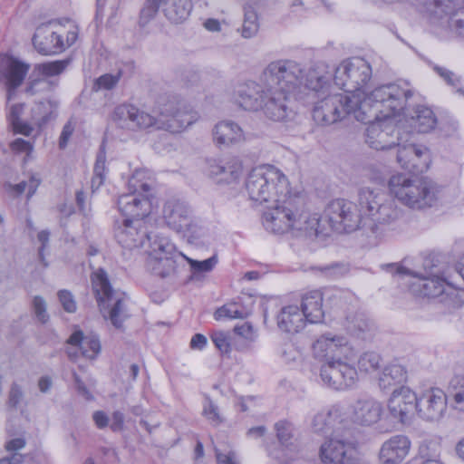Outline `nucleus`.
<instances>
[{
    "instance_id": "1",
    "label": "nucleus",
    "mask_w": 464,
    "mask_h": 464,
    "mask_svg": "<svg viewBox=\"0 0 464 464\" xmlns=\"http://www.w3.org/2000/svg\"><path fill=\"white\" fill-rule=\"evenodd\" d=\"M401 95L402 92L394 85H380L362 99L359 94L327 95L316 102L313 118L321 125H330L351 115L358 121L367 122L375 119L380 111L390 112L398 108Z\"/></svg>"
},
{
    "instance_id": "2",
    "label": "nucleus",
    "mask_w": 464,
    "mask_h": 464,
    "mask_svg": "<svg viewBox=\"0 0 464 464\" xmlns=\"http://www.w3.org/2000/svg\"><path fill=\"white\" fill-rule=\"evenodd\" d=\"M273 201L274 207L263 214V226L274 234L291 232L295 237H316L324 233L322 220L317 214L304 210V201L299 195L279 198Z\"/></svg>"
},
{
    "instance_id": "3",
    "label": "nucleus",
    "mask_w": 464,
    "mask_h": 464,
    "mask_svg": "<svg viewBox=\"0 0 464 464\" xmlns=\"http://www.w3.org/2000/svg\"><path fill=\"white\" fill-rule=\"evenodd\" d=\"M448 400L452 410L464 413V372L455 375L449 384V395L439 387H429L417 395V414L426 421L440 420Z\"/></svg>"
},
{
    "instance_id": "4",
    "label": "nucleus",
    "mask_w": 464,
    "mask_h": 464,
    "mask_svg": "<svg viewBox=\"0 0 464 464\" xmlns=\"http://www.w3.org/2000/svg\"><path fill=\"white\" fill-rule=\"evenodd\" d=\"M359 206L364 215L366 226L373 233L395 225L403 215L395 200L379 189L362 188L358 195Z\"/></svg>"
},
{
    "instance_id": "5",
    "label": "nucleus",
    "mask_w": 464,
    "mask_h": 464,
    "mask_svg": "<svg viewBox=\"0 0 464 464\" xmlns=\"http://www.w3.org/2000/svg\"><path fill=\"white\" fill-rule=\"evenodd\" d=\"M386 85H394L401 92L400 97V104L398 108L392 109V111H382L377 113V117L370 121L363 122L368 124L365 133V141L372 149L376 150H390L398 142L397 137L402 136L401 128L395 124L393 116L400 114L406 108V102L412 96V92L403 89L396 83H387Z\"/></svg>"
},
{
    "instance_id": "6",
    "label": "nucleus",
    "mask_w": 464,
    "mask_h": 464,
    "mask_svg": "<svg viewBox=\"0 0 464 464\" xmlns=\"http://www.w3.org/2000/svg\"><path fill=\"white\" fill-rule=\"evenodd\" d=\"M245 185L249 198L260 204L278 201L279 198L290 193L287 178L272 165L254 168L248 174Z\"/></svg>"
},
{
    "instance_id": "7",
    "label": "nucleus",
    "mask_w": 464,
    "mask_h": 464,
    "mask_svg": "<svg viewBox=\"0 0 464 464\" xmlns=\"http://www.w3.org/2000/svg\"><path fill=\"white\" fill-rule=\"evenodd\" d=\"M155 129L180 133L195 123L198 115L179 96L164 94L160 96L153 109Z\"/></svg>"
},
{
    "instance_id": "8",
    "label": "nucleus",
    "mask_w": 464,
    "mask_h": 464,
    "mask_svg": "<svg viewBox=\"0 0 464 464\" xmlns=\"http://www.w3.org/2000/svg\"><path fill=\"white\" fill-rule=\"evenodd\" d=\"M382 267L392 274L418 277V281L412 284L411 290L420 296L440 298L441 303L451 305L459 304L460 302L459 290L445 276L426 271V275L420 276L419 274L396 264H387Z\"/></svg>"
},
{
    "instance_id": "9",
    "label": "nucleus",
    "mask_w": 464,
    "mask_h": 464,
    "mask_svg": "<svg viewBox=\"0 0 464 464\" xmlns=\"http://www.w3.org/2000/svg\"><path fill=\"white\" fill-rule=\"evenodd\" d=\"M389 189L402 205L411 209L430 208L437 200V189L430 180L411 179L404 174L392 176Z\"/></svg>"
},
{
    "instance_id": "10",
    "label": "nucleus",
    "mask_w": 464,
    "mask_h": 464,
    "mask_svg": "<svg viewBox=\"0 0 464 464\" xmlns=\"http://www.w3.org/2000/svg\"><path fill=\"white\" fill-rule=\"evenodd\" d=\"M91 281L103 317L110 320L115 328H121L123 322L130 316L124 298L113 290L104 269L99 268L93 272Z\"/></svg>"
},
{
    "instance_id": "11",
    "label": "nucleus",
    "mask_w": 464,
    "mask_h": 464,
    "mask_svg": "<svg viewBox=\"0 0 464 464\" xmlns=\"http://www.w3.org/2000/svg\"><path fill=\"white\" fill-rule=\"evenodd\" d=\"M142 178L143 173L136 171L129 180L130 193L121 195L118 198V208L125 218L141 221L150 213L151 202L148 193L151 187Z\"/></svg>"
},
{
    "instance_id": "12",
    "label": "nucleus",
    "mask_w": 464,
    "mask_h": 464,
    "mask_svg": "<svg viewBox=\"0 0 464 464\" xmlns=\"http://www.w3.org/2000/svg\"><path fill=\"white\" fill-rule=\"evenodd\" d=\"M260 80L265 86L293 93L303 84L304 68L294 60H276L263 70Z\"/></svg>"
},
{
    "instance_id": "13",
    "label": "nucleus",
    "mask_w": 464,
    "mask_h": 464,
    "mask_svg": "<svg viewBox=\"0 0 464 464\" xmlns=\"http://www.w3.org/2000/svg\"><path fill=\"white\" fill-rule=\"evenodd\" d=\"M321 224L325 227L323 222H327L330 227L338 233H350L357 230L361 226H366V220L362 208L349 200L337 198L331 201L324 210V219ZM326 228L324 233L326 235Z\"/></svg>"
},
{
    "instance_id": "14",
    "label": "nucleus",
    "mask_w": 464,
    "mask_h": 464,
    "mask_svg": "<svg viewBox=\"0 0 464 464\" xmlns=\"http://www.w3.org/2000/svg\"><path fill=\"white\" fill-rule=\"evenodd\" d=\"M372 76L370 63L362 57H353L343 61L337 66L334 81L345 92L353 93L364 90Z\"/></svg>"
},
{
    "instance_id": "15",
    "label": "nucleus",
    "mask_w": 464,
    "mask_h": 464,
    "mask_svg": "<svg viewBox=\"0 0 464 464\" xmlns=\"http://www.w3.org/2000/svg\"><path fill=\"white\" fill-rule=\"evenodd\" d=\"M75 31H69L66 37L63 29L55 20L40 24L33 36V44L36 51L44 55L57 54L63 52L77 40Z\"/></svg>"
},
{
    "instance_id": "16",
    "label": "nucleus",
    "mask_w": 464,
    "mask_h": 464,
    "mask_svg": "<svg viewBox=\"0 0 464 464\" xmlns=\"http://www.w3.org/2000/svg\"><path fill=\"white\" fill-rule=\"evenodd\" d=\"M162 218L170 229L188 238L197 239L201 236V227L194 219L191 208L180 198H170L165 201Z\"/></svg>"
},
{
    "instance_id": "17",
    "label": "nucleus",
    "mask_w": 464,
    "mask_h": 464,
    "mask_svg": "<svg viewBox=\"0 0 464 464\" xmlns=\"http://www.w3.org/2000/svg\"><path fill=\"white\" fill-rule=\"evenodd\" d=\"M411 136L407 133L398 136L395 147L397 161L401 167L412 174H420L426 171L430 163L429 150L422 145H416L410 140Z\"/></svg>"
},
{
    "instance_id": "18",
    "label": "nucleus",
    "mask_w": 464,
    "mask_h": 464,
    "mask_svg": "<svg viewBox=\"0 0 464 464\" xmlns=\"http://www.w3.org/2000/svg\"><path fill=\"white\" fill-rule=\"evenodd\" d=\"M147 260V266L151 273L161 278L174 275L176 270V258L179 253L168 238L160 237L153 241Z\"/></svg>"
},
{
    "instance_id": "19",
    "label": "nucleus",
    "mask_w": 464,
    "mask_h": 464,
    "mask_svg": "<svg viewBox=\"0 0 464 464\" xmlns=\"http://www.w3.org/2000/svg\"><path fill=\"white\" fill-rule=\"evenodd\" d=\"M320 376L324 384L334 390H346L355 385L358 373L354 366L340 359L322 365Z\"/></svg>"
},
{
    "instance_id": "20",
    "label": "nucleus",
    "mask_w": 464,
    "mask_h": 464,
    "mask_svg": "<svg viewBox=\"0 0 464 464\" xmlns=\"http://www.w3.org/2000/svg\"><path fill=\"white\" fill-rule=\"evenodd\" d=\"M111 120L119 128L132 131L155 128V115L131 104L123 103L116 106Z\"/></svg>"
},
{
    "instance_id": "21",
    "label": "nucleus",
    "mask_w": 464,
    "mask_h": 464,
    "mask_svg": "<svg viewBox=\"0 0 464 464\" xmlns=\"http://www.w3.org/2000/svg\"><path fill=\"white\" fill-rule=\"evenodd\" d=\"M383 407L377 400L365 397L359 398L347 407L346 419L355 426L372 427L382 416Z\"/></svg>"
},
{
    "instance_id": "22",
    "label": "nucleus",
    "mask_w": 464,
    "mask_h": 464,
    "mask_svg": "<svg viewBox=\"0 0 464 464\" xmlns=\"http://www.w3.org/2000/svg\"><path fill=\"white\" fill-rule=\"evenodd\" d=\"M353 442L337 438L327 439L320 447V458L325 464H359Z\"/></svg>"
},
{
    "instance_id": "23",
    "label": "nucleus",
    "mask_w": 464,
    "mask_h": 464,
    "mask_svg": "<svg viewBox=\"0 0 464 464\" xmlns=\"http://www.w3.org/2000/svg\"><path fill=\"white\" fill-rule=\"evenodd\" d=\"M264 87L265 93L259 111L274 121H284L290 118L293 114L289 105L291 93L265 85Z\"/></svg>"
},
{
    "instance_id": "24",
    "label": "nucleus",
    "mask_w": 464,
    "mask_h": 464,
    "mask_svg": "<svg viewBox=\"0 0 464 464\" xmlns=\"http://www.w3.org/2000/svg\"><path fill=\"white\" fill-rule=\"evenodd\" d=\"M315 357L329 361L341 359L350 350L348 340L345 336L333 333L322 334L313 344Z\"/></svg>"
},
{
    "instance_id": "25",
    "label": "nucleus",
    "mask_w": 464,
    "mask_h": 464,
    "mask_svg": "<svg viewBox=\"0 0 464 464\" xmlns=\"http://www.w3.org/2000/svg\"><path fill=\"white\" fill-rule=\"evenodd\" d=\"M114 237L120 245L129 249L143 246L146 239L150 240L142 228V222L130 218L115 222Z\"/></svg>"
},
{
    "instance_id": "26",
    "label": "nucleus",
    "mask_w": 464,
    "mask_h": 464,
    "mask_svg": "<svg viewBox=\"0 0 464 464\" xmlns=\"http://www.w3.org/2000/svg\"><path fill=\"white\" fill-rule=\"evenodd\" d=\"M388 408L391 414L404 423L417 412V394L408 387L401 386L392 392Z\"/></svg>"
},
{
    "instance_id": "27",
    "label": "nucleus",
    "mask_w": 464,
    "mask_h": 464,
    "mask_svg": "<svg viewBox=\"0 0 464 464\" xmlns=\"http://www.w3.org/2000/svg\"><path fill=\"white\" fill-rule=\"evenodd\" d=\"M264 82L247 81L239 84L235 91V99L240 107L246 111H257L260 110L264 92Z\"/></svg>"
},
{
    "instance_id": "28",
    "label": "nucleus",
    "mask_w": 464,
    "mask_h": 464,
    "mask_svg": "<svg viewBox=\"0 0 464 464\" xmlns=\"http://www.w3.org/2000/svg\"><path fill=\"white\" fill-rule=\"evenodd\" d=\"M331 77L328 66L324 63H316L308 70H304V81L301 86L318 96L324 95L328 91Z\"/></svg>"
},
{
    "instance_id": "29",
    "label": "nucleus",
    "mask_w": 464,
    "mask_h": 464,
    "mask_svg": "<svg viewBox=\"0 0 464 464\" xmlns=\"http://www.w3.org/2000/svg\"><path fill=\"white\" fill-rule=\"evenodd\" d=\"M410 448L411 441L406 436H393L382 444L380 459L384 464H399L408 455Z\"/></svg>"
},
{
    "instance_id": "30",
    "label": "nucleus",
    "mask_w": 464,
    "mask_h": 464,
    "mask_svg": "<svg viewBox=\"0 0 464 464\" xmlns=\"http://www.w3.org/2000/svg\"><path fill=\"white\" fill-rule=\"evenodd\" d=\"M29 69L28 63L11 56H5L1 61V72L9 90H15L23 83Z\"/></svg>"
},
{
    "instance_id": "31",
    "label": "nucleus",
    "mask_w": 464,
    "mask_h": 464,
    "mask_svg": "<svg viewBox=\"0 0 464 464\" xmlns=\"http://www.w3.org/2000/svg\"><path fill=\"white\" fill-rule=\"evenodd\" d=\"M323 293L320 290H312L302 297L301 314L305 321L311 324L323 322L324 311L323 308Z\"/></svg>"
},
{
    "instance_id": "32",
    "label": "nucleus",
    "mask_w": 464,
    "mask_h": 464,
    "mask_svg": "<svg viewBox=\"0 0 464 464\" xmlns=\"http://www.w3.org/2000/svg\"><path fill=\"white\" fill-rule=\"evenodd\" d=\"M215 143L221 146H230L244 140V132L238 124L231 121H222L213 129Z\"/></svg>"
},
{
    "instance_id": "33",
    "label": "nucleus",
    "mask_w": 464,
    "mask_h": 464,
    "mask_svg": "<svg viewBox=\"0 0 464 464\" xmlns=\"http://www.w3.org/2000/svg\"><path fill=\"white\" fill-rule=\"evenodd\" d=\"M192 8L191 0H161V11L171 24H179L185 22Z\"/></svg>"
},
{
    "instance_id": "34",
    "label": "nucleus",
    "mask_w": 464,
    "mask_h": 464,
    "mask_svg": "<svg viewBox=\"0 0 464 464\" xmlns=\"http://www.w3.org/2000/svg\"><path fill=\"white\" fill-rule=\"evenodd\" d=\"M303 315L297 305L285 306L277 315V325L284 332L297 333L304 326Z\"/></svg>"
},
{
    "instance_id": "35",
    "label": "nucleus",
    "mask_w": 464,
    "mask_h": 464,
    "mask_svg": "<svg viewBox=\"0 0 464 464\" xmlns=\"http://www.w3.org/2000/svg\"><path fill=\"white\" fill-rule=\"evenodd\" d=\"M68 343L79 347L81 353L87 359H94L101 352V343L94 334L84 336L82 331H75L68 339Z\"/></svg>"
},
{
    "instance_id": "36",
    "label": "nucleus",
    "mask_w": 464,
    "mask_h": 464,
    "mask_svg": "<svg viewBox=\"0 0 464 464\" xmlns=\"http://www.w3.org/2000/svg\"><path fill=\"white\" fill-rule=\"evenodd\" d=\"M437 118L433 111L424 105H418L413 109L410 118V125L418 132L426 133L434 129Z\"/></svg>"
},
{
    "instance_id": "37",
    "label": "nucleus",
    "mask_w": 464,
    "mask_h": 464,
    "mask_svg": "<svg viewBox=\"0 0 464 464\" xmlns=\"http://www.w3.org/2000/svg\"><path fill=\"white\" fill-rule=\"evenodd\" d=\"M407 371L405 367L397 362H392L384 367L380 377L379 385L382 389H390L406 382Z\"/></svg>"
},
{
    "instance_id": "38",
    "label": "nucleus",
    "mask_w": 464,
    "mask_h": 464,
    "mask_svg": "<svg viewBox=\"0 0 464 464\" xmlns=\"http://www.w3.org/2000/svg\"><path fill=\"white\" fill-rule=\"evenodd\" d=\"M339 406H334L328 411L318 412L313 419L312 428L316 433L326 435L334 429L336 417L340 414Z\"/></svg>"
},
{
    "instance_id": "39",
    "label": "nucleus",
    "mask_w": 464,
    "mask_h": 464,
    "mask_svg": "<svg viewBox=\"0 0 464 464\" xmlns=\"http://www.w3.org/2000/svg\"><path fill=\"white\" fill-rule=\"evenodd\" d=\"M241 172V164L237 160L225 164L213 160L209 164V173L215 177H220L221 180L230 182L237 179Z\"/></svg>"
},
{
    "instance_id": "40",
    "label": "nucleus",
    "mask_w": 464,
    "mask_h": 464,
    "mask_svg": "<svg viewBox=\"0 0 464 464\" xmlns=\"http://www.w3.org/2000/svg\"><path fill=\"white\" fill-rule=\"evenodd\" d=\"M57 84V81L34 76V72H32L28 78L25 92L28 95L47 94L53 92Z\"/></svg>"
},
{
    "instance_id": "41",
    "label": "nucleus",
    "mask_w": 464,
    "mask_h": 464,
    "mask_svg": "<svg viewBox=\"0 0 464 464\" xmlns=\"http://www.w3.org/2000/svg\"><path fill=\"white\" fill-rule=\"evenodd\" d=\"M68 64V60H58L53 62L36 63L34 64L32 72H34V76L49 79L50 77L61 74Z\"/></svg>"
},
{
    "instance_id": "42",
    "label": "nucleus",
    "mask_w": 464,
    "mask_h": 464,
    "mask_svg": "<svg viewBox=\"0 0 464 464\" xmlns=\"http://www.w3.org/2000/svg\"><path fill=\"white\" fill-rule=\"evenodd\" d=\"M53 104L50 100L41 101L32 108L31 122L38 127L45 124L52 113Z\"/></svg>"
},
{
    "instance_id": "43",
    "label": "nucleus",
    "mask_w": 464,
    "mask_h": 464,
    "mask_svg": "<svg viewBox=\"0 0 464 464\" xmlns=\"http://www.w3.org/2000/svg\"><path fill=\"white\" fill-rule=\"evenodd\" d=\"M372 326L373 324L362 313H357L347 318V330L358 336L371 331Z\"/></svg>"
},
{
    "instance_id": "44",
    "label": "nucleus",
    "mask_w": 464,
    "mask_h": 464,
    "mask_svg": "<svg viewBox=\"0 0 464 464\" xmlns=\"http://www.w3.org/2000/svg\"><path fill=\"white\" fill-rule=\"evenodd\" d=\"M106 156L104 152H100L97 155L96 162L93 168V176L92 178L91 186L92 191L98 189L105 180L106 172Z\"/></svg>"
},
{
    "instance_id": "45",
    "label": "nucleus",
    "mask_w": 464,
    "mask_h": 464,
    "mask_svg": "<svg viewBox=\"0 0 464 464\" xmlns=\"http://www.w3.org/2000/svg\"><path fill=\"white\" fill-rule=\"evenodd\" d=\"M258 29L259 24L256 13L252 9L246 10L241 31L242 36L251 38L256 34Z\"/></svg>"
},
{
    "instance_id": "46",
    "label": "nucleus",
    "mask_w": 464,
    "mask_h": 464,
    "mask_svg": "<svg viewBox=\"0 0 464 464\" xmlns=\"http://www.w3.org/2000/svg\"><path fill=\"white\" fill-rule=\"evenodd\" d=\"M41 183V179L36 175H32L28 181H22L16 185H9L11 191L19 196L27 189V198L33 197Z\"/></svg>"
},
{
    "instance_id": "47",
    "label": "nucleus",
    "mask_w": 464,
    "mask_h": 464,
    "mask_svg": "<svg viewBox=\"0 0 464 464\" xmlns=\"http://www.w3.org/2000/svg\"><path fill=\"white\" fill-rule=\"evenodd\" d=\"M161 8V0H146L140 10L139 24L140 26L148 24Z\"/></svg>"
},
{
    "instance_id": "48",
    "label": "nucleus",
    "mask_w": 464,
    "mask_h": 464,
    "mask_svg": "<svg viewBox=\"0 0 464 464\" xmlns=\"http://www.w3.org/2000/svg\"><path fill=\"white\" fill-rule=\"evenodd\" d=\"M381 356L374 352H368L362 354L358 360L360 371L372 372L376 371L381 363Z\"/></svg>"
},
{
    "instance_id": "49",
    "label": "nucleus",
    "mask_w": 464,
    "mask_h": 464,
    "mask_svg": "<svg viewBox=\"0 0 464 464\" xmlns=\"http://www.w3.org/2000/svg\"><path fill=\"white\" fill-rule=\"evenodd\" d=\"M214 317L216 320H220L223 318L243 319L246 317V312L237 310V302H233L226 304L223 306L217 309V311L214 314Z\"/></svg>"
},
{
    "instance_id": "50",
    "label": "nucleus",
    "mask_w": 464,
    "mask_h": 464,
    "mask_svg": "<svg viewBox=\"0 0 464 464\" xmlns=\"http://www.w3.org/2000/svg\"><path fill=\"white\" fill-rule=\"evenodd\" d=\"M233 331L237 335L242 337L244 340L247 342V344L237 348L239 351H243L245 349L249 348V344L254 343L257 337L256 330L254 329L253 325L248 322H245L242 324L235 325Z\"/></svg>"
},
{
    "instance_id": "51",
    "label": "nucleus",
    "mask_w": 464,
    "mask_h": 464,
    "mask_svg": "<svg viewBox=\"0 0 464 464\" xmlns=\"http://www.w3.org/2000/svg\"><path fill=\"white\" fill-rule=\"evenodd\" d=\"M24 400V392L22 386L15 382H12L6 401L7 407L12 410H16L22 404Z\"/></svg>"
},
{
    "instance_id": "52",
    "label": "nucleus",
    "mask_w": 464,
    "mask_h": 464,
    "mask_svg": "<svg viewBox=\"0 0 464 464\" xmlns=\"http://www.w3.org/2000/svg\"><path fill=\"white\" fill-rule=\"evenodd\" d=\"M121 76V72L116 74L105 73L95 80L92 89L96 92L100 90H111L117 85Z\"/></svg>"
},
{
    "instance_id": "53",
    "label": "nucleus",
    "mask_w": 464,
    "mask_h": 464,
    "mask_svg": "<svg viewBox=\"0 0 464 464\" xmlns=\"http://www.w3.org/2000/svg\"><path fill=\"white\" fill-rule=\"evenodd\" d=\"M32 310L36 319L41 324H46L49 321V314L47 313V304L45 300L40 296L35 295L32 300Z\"/></svg>"
},
{
    "instance_id": "54",
    "label": "nucleus",
    "mask_w": 464,
    "mask_h": 464,
    "mask_svg": "<svg viewBox=\"0 0 464 464\" xmlns=\"http://www.w3.org/2000/svg\"><path fill=\"white\" fill-rule=\"evenodd\" d=\"M211 341L213 342L216 348L222 354H229L231 352V344L229 342L228 334L222 331L213 332L210 335Z\"/></svg>"
},
{
    "instance_id": "55",
    "label": "nucleus",
    "mask_w": 464,
    "mask_h": 464,
    "mask_svg": "<svg viewBox=\"0 0 464 464\" xmlns=\"http://www.w3.org/2000/svg\"><path fill=\"white\" fill-rule=\"evenodd\" d=\"M188 261L194 274L208 273L210 272L218 264V256L217 255H213L211 257L203 261L188 258Z\"/></svg>"
},
{
    "instance_id": "56",
    "label": "nucleus",
    "mask_w": 464,
    "mask_h": 464,
    "mask_svg": "<svg viewBox=\"0 0 464 464\" xmlns=\"http://www.w3.org/2000/svg\"><path fill=\"white\" fill-rule=\"evenodd\" d=\"M203 415L214 425H218L222 422L218 406L209 399H207L204 403Z\"/></svg>"
},
{
    "instance_id": "57",
    "label": "nucleus",
    "mask_w": 464,
    "mask_h": 464,
    "mask_svg": "<svg viewBox=\"0 0 464 464\" xmlns=\"http://www.w3.org/2000/svg\"><path fill=\"white\" fill-rule=\"evenodd\" d=\"M58 299L67 313H74L77 309V304L72 294L68 290H60L58 292Z\"/></svg>"
},
{
    "instance_id": "58",
    "label": "nucleus",
    "mask_w": 464,
    "mask_h": 464,
    "mask_svg": "<svg viewBox=\"0 0 464 464\" xmlns=\"http://www.w3.org/2000/svg\"><path fill=\"white\" fill-rule=\"evenodd\" d=\"M276 429L280 443L284 446H288L292 439L291 425L287 422L280 421L276 424Z\"/></svg>"
},
{
    "instance_id": "59",
    "label": "nucleus",
    "mask_w": 464,
    "mask_h": 464,
    "mask_svg": "<svg viewBox=\"0 0 464 464\" xmlns=\"http://www.w3.org/2000/svg\"><path fill=\"white\" fill-rule=\"evenodd\" d=\"M321 271L327 276L336 278L345 275L348 272V267L342 263H334L322 267Z\"/></svg>"
},
{
    "instance_id": "60",
    "label": "nucleus",
    "mask_w": 464,
    "mask_h": 464,
    "mask_svg": "<svg viewBox=\"0 0 464 464\" xmlns=\"http://www.w3.org/2000/svg\"><path fill=\"white\" fill-rule=\"evenodd\" d=\"M10 148L14 152L25 153L29 156L34 150V143L19 138L11 142Z\"/></svg>"
},
{
    "instance_id": "61",
    "label": "nucleus",
    "mask_w": 464,
    "mask_h": 464,
    "mask_svg": "<svg viewBox=\"0 0 464 464\" xmlns=\"http://www.w3.org/2000/svg\"><path fill=\"white\" fill-rule=\"evenodd\" d=\"M434 70L448 84L455 87L459 83V78L451 71L440 66H435Z\"/></svg>"
},
{
    "instance_id": "62",
    "label": "nucleus",
    "mask_w": 464,
    "mask_h": 464,
    "mask_svg": "<svg viewBox=\"0 0 464 464\" xmlns=\"http://www.w3.org/2000/svg\"><path fill=\"white\" fill-rule=\"evenodd\" d=\"M74 128L71 122H67L61 132L59 139V148L64 149L67 146V143L72 135Z\"/></svg>"
},
{
    "instance_id": "63",
    "label": "nucleus",
    "mask_w": 464,
    "mask_h": 464,
    "mask_svg": "<svg viewBox=\"0 0 464 464\" xmlns=\"http://www.w3.org/2000/svg\"><path fill=\"white\" fill-rule=\"evenodd\" d=\"M11 126L14 133H19L24 136H30L34 130L31 124L23 120L11 124Z\"/></svg>"
},
{
    "instance_id": "64",
    "label": "nucleus",
    "mask_w": 464,
    "mask_h": 464,
    "mask_svg": "<svg viewBox=\"0 0 464 464\" xmlns=\"http://www.w3.org/2000/svg\"><path fill=\"white\" fill-rule=\"evenodd\" d=\"M461 17L450 18V26L459 35L464 36V11L460 13Z\"/></svg>"
}]
</instances>
